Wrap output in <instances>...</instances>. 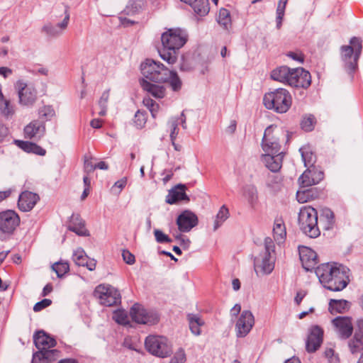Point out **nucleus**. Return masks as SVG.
I'll return each mask as SVG.
<instances>
[{
  "mask_svg": "<svg viewBox=\"0 0 363 363\" xmlns=\"http://www.w3.org/2000/svg\"><path fill=\"white\" fill-rule=\"evenodd\" d=\"M316 123L315 118L312 114L306 115L301 121V128L306 132H311L314 129Z\"/></svg>",
  "mask_w": 363,
  "mask_h": 363,
  "instance_id": "37998d69",
  "label": "nucleus"
},
{
  "mask_svg": "<svg viewBox=\"0 0 363 363\" xmlns=\"http://www.w3.org/2000/svg\"><path fill=\"white\" fill-rule=\"evenodd\" d=\"M188 35L179 28H169L161 36L162 48L159 50L160 57L168 62L174 64L177 60V52L186 43Z\"/></svg>",
  "mask_w": 363,
  "mask_h": 363,
  "instance_id": "f03ea898",
  "label": "nucleus"
},
{
  "mask_svg": "<svg viewBox=\"0 0 363 363\" xmlns=\"http://www.w3.org/2000/svg\"><path fill=\"white\" fill-rule=\"evenodd\" d=\"M254 324L255 318L252 312L247 310L243 311L235 325L237 336L238 337H245L250 333Z\"/></svg>",
  "mask_w": 363,
  "mask_h": 363,
  "instance_id": "2eb2a0df",
  "label": "nucleus"
},
{
  "mask_svg": "<svg viewBox=\"0 0 363 363\" xmlns=\"http://www.w3.org/2000/svg\"><path fill=\"white\" fill-rule=\"evenodd\" d=\"M299 151L301 155L304 165L307 167H315L314 164L316 161V156L308 148H300Z\"/></svg>",
  "mask_w": 363,
  "mask_h": 363,
  "instance_id": "ea45409f",
  "label": "nucleus"
},
{
  "mask_svg": "<svg viewBox=\"0 0 363 363\" xmlns=\"http://www.w3.org/2000/svg\"><path fill=\"white\" fill-rule=\"evenodd\" d=\"M115 322L123 325H129L130 320L127 314L119 310H115Z\"/></svg>",
  "mask_w": 363,
  "mask_h": 363,
  "instance_id": "864d4df0",
  "label": "nucleus"
},
{
  "mask_svg": "<svg viewBox=\"0 0 363 363\" xmlns=\"http://www.w3.org/2000/svg\"><path fill=\"white\" fill-rule=\"evenodd\" d=\"M130 315L132 320L138 324L152 325L160 320V315L155 311L147 309L138 303L131 307Z\"/></svg>",
  "mask_w": 363,
  "mask_h": 363,
  "instance_id": "1a4fd4ad",
  "label": "nucleus"
},
{
  "mask_svg": "<svg viewBox=\"0 0 363 363\" xmlns=\"http://www.w3.org/2000/svg\"><path fill=\"white\" fill-rule=\"evenodd\" d=\"M154 235L158 243H170L172 242V240L167 235L159 229L154 230Z\"/></svg>",
  "mask_w": 363,
  "mask_h": 363,
  "instance_id": "5fc2aeb1",
  "label": "nucleus"
},
{
  "mask_svg": "<svg viewBox=\"0 0 363 363\" xmlns=\"http://www.w3.org/2000/svg\"><path fill=\"white\" fill-rule=\"evenodd\" d=\"M109 91H104L99 101V106L100 108V111H99V115L103 116H105L106 113V107H107V102L109 97Z\"/></svg>",
  "mask_w": 363,
  "mask_h": 363,
  "instance_id": "8fccbe9b",
  "label": "nucleus"
},
{
  "mask_svg": "<svg viewBox=\"0 0 363 363\" xmlns=\"http://www.w3.org/2000/svg\"><path fill=\"white\" fill-rule=\"evenodd\" d=\"M270 256H267V254H264V256L262 259V264L261 268L264 273L269 274L274 269V264L270 262Z\"/></svg>",
  "mask_w": 363,
  "mask_h": 363,
  "instance_id": "603ef678",
  "label": "nucleus"
},
{
  "mask_svg": "<svg viewBox=\"0 0 363 363\" xmlns=\"http://www.w3.org/2000/svg\"><path fill=\"white\" fill-rule=\"evenodd\" d=\"M324 178V173L316 167H308L300 176L298 182L301 187H309L318 184Z\"/></svg>",
  "mask_w": 363,
  "mask_h": 363,
  "instance_id": "dca6fc26",
  "label": "nucleus"
},
{
  "mask_svg": "<svg viewBox=\"0 0 363 363\" xmlns=\"http://www.w3.org/2000/svg\"><path fill=\"white\" fill-rule=\"evenodd\" d=\"M199 223L197 216L190 210L183 211L177 218L176 224L181 233H188Z\"/></svg>",
  "mask_w": 363,
  "mask_h": 363,
  "instance_id": "ddd939ff",
  "label": "nucleus"
},
{
  "mask_svg": "<svg viewBox=\"0 0 363 363\" xmlns=\"http://www.w3.org/2000/svg\"><path fill=\"white\" fill-rule=\"evenodd\" d=\"M52 304V301L48 298L43 299L42 301L36 303L33 306V311L35 312H39L43 309L50 306Z\"/></svg>",
  "mask_w": 363,
  "mask_h": 363,
  "instance_id": "13d9d810",
  "label": "nucleus"
},
{
  "mask_svg": "<svg viewBox=\"0 0 363 363\" xmlns=\"http://www.w3.org/2000/svg\"><path fill=\"white\" fill-rule=\"evenodd\" d=\"M68 229L79 235L86 236L89 235L88 230L85 228L84 222L79 215L73 214L71 216Z\"/></svg>",
  "mask_w": 363,
  "mask_h": 363,
  "instance_id": "7c9ffc66",
  "label": "nucleus"
},
{
  "mask_svg": "<svg viewBox=\"0 0 363 363\" xmlns=\"http://www.w3.org/2000/svg\"><path fill=\"white\" fill-rule=\"evenodd\" d=\"M140 84L149 96H152L154 98L162 99L166 94V86L164 85L149 82L145 79L140 80Z\"/></svg>",
  "mask_w": 363,
  "mask_h": 363,
  "instance_id": "5701e85b",
  "label": "nucleus"
},
{
  "mask_svg": "<svg viewBox=\"0 0 363 363\" xmlns=\"http://www.w3.org/2000/svg\"><path fill=\"white\" fill-rule=\"evenodd\" d=\"M177 122L173 121L171 123V133H170V139L171 140H175L177 135H178V128H177Z\"/></svg>",
  "mask_w": 363,
  "mask_h": 363,
  "instance_id": "774afa93",
  "label": "nucleus"
},
{
  "mask_svg": "<svg viewBox=\"0 0 363 363\" xmlns=\"http://www.w3.org/2000/svg\"><path fill=\"white\" fill-rule=\"evenodd\" d=\"M15 143L27 153H33L40 156H44L46 154V150L36 143L18 140H16Z\"/></svg>",
  "mask_w": 363,
  "mask_h": 363,
  "instance_id": "c85d7f7f",
  "label": "nucleus"
},
{
  "mask_svg": "<svg viewBox=\"0 0 363 363\" xmlns=\"http://www.w3.org/2000/svg\"><path fill=\"white\" fill-rule=\"evenodd\" d=\"M274 240L279 242H283L286 235V227L281 218H276L273 228Z\"/></svg>",
  "mask_w": 363,
  "mask_h": 363,
  "instance_id": "f704fd0d",
  "label": "nucleus"
},
{
  "mask_svg": "<svg viewBox=\"0 0 363 363\" xmlns=\"http://www.w3.org/2000/svg\"><path fill=\"white\" fill-rule=\"evenodd\" d=\"M243 196L247 200L252 208L255 207L257 201V190L255 185L247 184L243 187Z\"/></svg>",
  "mask_w": 363,
  "mask_h": 363,
  "instance_id": "4c0bfd02",
  "label": "nucleus"
},
{
  "mask_svg": "<svg viewBox=\"0 0 363 363\" xmlns=\"http://www.w3.org/2000/svg\"><path fill=\"white\" fill-rule=\"evenodd\" d=\"M20 223L19 216L12 210L0 213V231L3 233L11 234Z\"/></svg>",
  "mask_w": 363,
  "mask_h": 363,
  "instance_id": "9b49d317",
  "label": "nucleus"
},
{
  "mask_svg": "<svg viewBox=\"0 0 363 363\" xmlns=\"http://www.w3.org/2000/svg\"><path fill=\"white\" fill-rule=\"evenodd\" d=\"M318 212L311 206L300 209L298 223L300 230L309 238H316L320 235L318 225Z\"/></svg>",
  "mask_w": 363,
  "mask_h": 363,
  "instance_id": "39448f33",
  "label": "nucleus"
},
{
  "mask_svg": "<svg viewBox=\"0 0 363 363\" xmlns=\"http://www.w3.org/2000/svg\"><path fill=\"white\" fill-rule=\"evenodd\" d=\"M169 83V86L174 91H179L182 89V82L177 72L169 69V77L165 83Z\"/></svg>",
  "mask_w": 363,
  "mask_h": 363,
  "instance_id": "a19ab883",
  "label": "nucleus"
},
{
  "mask_svg": "<svg viewBox=\"0 0 363 363\" xmlns=\"http://www.w3.org/2000/svg\"><path fill=\"white\" fill-rule=\"evenodd\" d=\"M123 14L121 13V16H118L119 25L118 26H123L124 28L130 27L136 23L135 21L130 20L126 17L123 16Z\"/></svg>",
  "mask_w": 363,
  "mask_h": 363,
  "instance_id": "052dcab7",
  "label": "nucleus"
},
{
  "mask_svg": "<svg viewBox=\"0 0 363 363\" xmlns=\"http://www.w3.org/2000/svg\"><path fill=\"white\" fill-rule=\"evenodd\" d=\"M39 118L38 120L45 121H50L55 116V111L51 106H44L38 111Z\"/></svg>",
  "mask_w": 363,
  "mask_h": 363,
  "instance_id": "c03bdc74",
  "label": "nucleus"
},
{
  "mask_svg": "<svg viewBox=\"0 0 363 363\" xmlns=\"http://www.w3.org/2000/svg\"><path fill=\"white\" fill-rule=\"evenodd\" d=\"M187 320L189 321V329L195 335H199L201 333V326L204 325V321L198 314L188 313Z\"/></svg>",
  "mask_w": 363,
  "mask_h": 363,
  "instance_id": "c9c22d12",
  "label": "nucleus"
},
{
  "mask_svg": "<svg viewBox=\"0 0 363 363\" xmlns=\"http://www.w3.org/2000/svg\"><path fill=\"white\" fill-rule=\"evenodd\" d=\"M333 325L337 328L339 337L342 340L349 338L353 333L352 318L347 316H338L333 320Z\"/></svg>",
  "mask_w": 363,
  "mask_h": 363,
  "instance_id": "412c9836",
  "label": "nucleus"
},
{
  "mask_svg": "<svg viewBox=\"0 0 363 363\" xmlns=\"http://www.w3.org/2000/svg\"><path fill=\"white\" fill-rule=\"evenodd\" d=\"M286 55L287 57L293 59L295 61L299 62L301 63L304 62V55L301 52H288Z\"/></svg>",
  "mask_w": 363,
  "mask_h": 363,
  "instance_id": "680f3d73",
  "label": "nucleus"
},
{
  "mask_svg": "<svg viewBox=\"0 0 363 363\" xmlns=\"http://www.w3.org/2000/svg\"><path fill=\"white\" fill-rule=\"evenodd\" d=\"M64 13L65 17L61 23H58L55 26L50 23L46 24L42 28L43 32L50 37L56 38L60 36L67 28L69 23V13L67 6L65 7Z\"/></svg>",
  "mask_w": 363,
  "mask_h": 363,
  "instance_id": "aec40b11",
  "label": "nucleus"
},
{
  "mask_svg": "<svg viewBox=\"0 0 363 363\" xmlns=\"http://www.w3.org/2000/svg\"><path fill=\"white\" fill-rule=\"evenodd\" d=\"M186 354L182 348H180L171 359L169 363H184L186 362Z\"/></svg>",
  "mask_w": 363,
  "mask_h": 363,
  "instance_id": "4d7b16f0",
  "label": "nucleus"
},
{
  "mask_svg": "<svg viewBox=\"0 0 363 363\" xmlns=\"http://www.w3.org/2000/svg\"><path fill=\"white\" fill-rule=\"evenodd\" d=\"M9 140V129L0 122V143Z\"/></svg>",
  "mask_w": 363,
  "mask_h": 363,
  "instance_id": "e2e57ef3",
  "label": "nucleus"
},
{
  "mask_svg": "<svg viewBox=\"0 0 363 363\" xmlns=\"http://www.w3.org/2000/svg\"><path fill=\"white\" fill-rule=\"evenodd\" d=\"M264 247H265V254H267V256H270L271 252L274 251V245L272 240L270 238H266L264 240Z\"/></svg>",
  "mask_w": 363,
  "mask_h": 363,
  "instance_id": "0e129e2a",
  "label": "nucleus"
},
{
  "mask_svg": "<svg viewBox=\"0 0 363 363\" xmlns=\"http://www.w3.org/2000/svg\"><path fill=\"white\" fill-rule=\"evenodd\" d=\"M280 135H285V131L277 128V125L268 126L262 140V148L265 152L275 154L281 150Z\"/></svg>",
  "mask_w": 363,
  "mask_h": 363,
  "instance_id": "6e6552de",
  "label": "nucleus"
},
{
  "mask_svg": "<svg viewBox=\"0 0 363 363\" xmlns=\"http://www.w3.org/2000/svg\"><path fill=\"white\" fill-rule=\"evenodd\" d=\"M145 6V0H130L122 11L126 16H133L141 12Z\"/></svg>",
  "mask_w": 363,
  "mask_h": 363,
  "instance_id": "72a5a7b5",
  "label": "nucleus"
},
{
  "mask_svg": "<svg viewBox=\"0 0 363 363\" xmlns=\"http://www.w3.org/2000/svg\"><path fill=\"white\" fill-rule=\"evenodd\" d=\"M262 160L265 163V166L272 172H277L282 166L284 158V152L279 151L275 154L266 152L262 155Z\"/></svg>",
  "mask_w": 363,
  "mask_h": 363,
  "instance_id": "393cba45",
  "label": "nucleus"
},
{
  "mask_svg": "<svg viewBox=\"0 0 363 363\" xmlns=\"http://www.w3.org/2000/svg\"><path fill=\"white\" fill-rule=\"evenodd\" d=\"M189 6L200 16L207 15L210 11L208 0H194Z\"/></svg>",
  "mask_w": 363,
  "mask_h": 363,
  "instance_id": "e433bc0d",
  "label": "nucleus"
},
{
  "mask_svg": "<svg viewBox=\"0 0 363 363\" xmlns=\"http://www.w3.org/2000/svg\"><path fill=\"white\" fill-rule=\"evenodd\" d=\"M129 177L124 176L115 182V195H120L122 191L128 185ZM130 185V183L129 184Z\"/></svg>",
  "mask_w": 363,
  "mask_h": 363,
  "instance_id": "3c124183",
  "label": "nucleus"
},
{
  "mask_svg": "<svg viewBox=\"0 0 363 363\" xmlns=\"http://www.w3.org/2000/svg\"><path fill=\"white\" fill-rule=\"evenodd\" d=\"M356 337L357 339H362L363 336V319L357 321V328L355 330Z\"/></svg>",
  "mask_w": 363,
  "mask_h": 363,
  "instance_id": "338daca9",
  "label": "nucleus"
},
{
  "mask_svg": "<svg viewBox=\"0 0 363 363\" xmlns=\"http://www.w3.org/2000/svg\"><path fill=\"white\" fill-rule=\"evenodd\" d=\"M285 9L286 6L284 5H277V18H276V23H277V29H280L282 25V20L284 16L285 13Z\"/></svg>",
  "mask_w": 363,
  "mask_h": 363,
  "instance_id": "6e6d98bb",
  "label": "nucleus"
},
{
  "mask_svg": "<svg viewBox=\"0 0 363 363\" xmlns=\"http://www.w3.org/2000/svg\"><path fill=\"white\" fill-rule=\"evenodd\" d=\"M175 239L179 241V244L184 250H186L189 247L190 240L189 239L186 238L185 239L184 236L179 233L174 236Z\"/></svg>",
  "mask_w": 363,
  "mask_h": 363,
  "instance_id": "69168bd1",
  "label": "nucleus"
},
{
  "mask_svg": "<svg viewBox=\"0 0 363 363\" xmlns=\"http://www.w3.org/2000/svg\"><path fill=\"white\" fill-rule=\"evenodd\" d=\"M72 259L77 265L86 267L90 271H93L96 268V260L88 257L84 250L81 247H79L74 252Z\"/></svg>",
  "mask_w": 363,
  "mask_h": 363,
  "instance_id": "bb28decb",
  "label": "nucleus"
},
{
  "mask_svg": "<svg viewBox=\"0 0 363 363\" xmlns=\"http://www.w3.org/2000/svg\"><path fill=\"white\" fill-rule=\"evenodd\" d=\"M40 200L38 194L29 191H23L18 196V206L23 212L31 211Z\"/></svg>",
  "mask_w": 363,
  "mask_h": 363,
  "instance_id": "4be33fe9",
  "label": "nucleus"
},
{
  "mask_svg": "<svg viewBox=\"0 0 363 363\" xmlns=\"http://www.w3.org/2000/svg\"><path fill=\"white\" fill-rule=\"evenodd\" d=\"M311 84V76L308 71L303 67L292 69L289 85L296 88L307 89Z\"/></svg>",
  "mask_w": 363,
  "mask_h": 363,
  "instance_id": "f8f14e48",
  "label": "nucleus"
},
{
  "mask_svg": "<svg viewBox=\"0 0 363 363\" xmlns=\"http://www.w3.org/2000/svg\"><path fill=\"white\" fill-rule=\"evenodd\" d=\"M321 194V189L317 187H311L303 191H298L296 199L299 203H303L318 198Z\"/></svg>",
  "mask_w": 363,
  "mask_h": 363,
  "instance_id": "cd10ccee",
  "label": "nucleus"
},
{
  "mask_svg": "<svg viewBox=\"0 0 363 363\" xmlns=\"http://www.w3.org/2000/svg\"><path fill=\"white\" fill-rule=\"evenodd\" d=\"M292 98L289 91L283 88L275 89L264 95L263 104L266 108L278 113H285L290 108Z\"/></svg>",
  "mask_w": 363,
  "mask_h": 363,
  "instance_id": "7ed1b4c3",
  "label": "nucleus"
},
{
  "mask_svg": "<svg viewBox=\"0 0 363 363\" xmlns=\"http://www.w3.org/2000/svg\"><path fill=\"white\" fill-rule=\"evenodd\" d=\"M299 258L303 268L307 271H312L315 269L318 261V255L311 248L306 246L298 247Z\"/></svg>",
  "mask_w": 363,
  "mask_h": 363,
  "instance_id": "f3484780",
  "label": "nucleus"
},
{
  "mask_svg": "<svg viewBox=\"0 0 363 363\" xmlns=\"http://www.w3.org/2000/svg\"><path fill=\"white\" fill-rule=\"evenodd\" d=\"M292 69L287 66H280L273 69L271 72V78L280 82H286L289 84Z\"/></svg>",
  "mask_w": 363,
  "mask_h": 363,
  "instance_id": "2f4dec72",
  "label": "nucleus"
},
{
  "mask_svg": "<svg viewBox=\"0 0 363 363\" xmlns=\"http://www.w3.org/2000/svg\"><path fill=\"white\" fill-rule=\"evenodd\" d=\"M122 257L123 261L128 264H133L135 262V258L133 254H132L128 250H123L122 252Z\"/></svg>",
  "mask_w": 363,
  "mask_h": 363,
  "instance_id": "bf43d9fd",
  "label": "nucleus"
},
{
  "mask_svg": "<svg viewBox=\"0 0 363 363\" xmlns=\"http://www.w3.org/2000/svg\"><path fill=\"white\" fill-rule=\"evenodd\" d=\"M140 70L143 79L155 83H165L169 77V69L160 62L152 59L148 58L142 62Z\"/></svg>",
  "mask_w": 363,
  "mask_h": 363,
  "instance_id": "423d86ee",
  "label": "nucleus"
},
{
  "mask_svg": "<svg viewBox=\"0 0 363 363\" xmlns=\"http://www.w3.org/2000/svg\"><path fill=\"white\" fill-rule=\"evenodd\" d=\"M320 284L332 291H340L349 284L350 269L337 262L321 264L315 269Z\"/></svg>",
  "mask_w": 363,
  "mask_h": 363,
  "instance_id": "f257e3e1",
  "label": "nucleus"
},
{
  "mask_svg": "<svg viewBox=\"0 0 363 363\" xmlns=\"http://www.w3.org/2000/svg\"><path fill=\"white\" fill-rule=\"evenodd\" d=\"M33 342L39 350L54 347L57 344L56 340L44 330H38L34 333Z\"/></svg>",
  "mask_w": 363,
  "mask_h": 363,
  "instance_id": "a878e982",
  "label": "nucleus"
},
{
  "mask_svg": "<svg viewBox=\"0 0 363 363\" xmlns=\"http://www.w3.org/2000/svg\"><path fill=\"white\" fill-rule=\"evenodd\" d=\"M18 91L19 103L21 105L30 106L34 104L37 99V90L33 84H28L23 79H19L15 84Z\"/></svg>",
  "mask_w": 363,
  "mask_h": 363,
  "instance_id": "9d476101",
  "label": "nucleus"
},
{
  "mask_svg": "<svg viewBox=\"0 0 363 363\" xmlns=\"http://www.w3.org/2000/svg\"><path fill=\"white\" fill-rule=\"evenodd\" d=\"M147 114L146 111L138 110L135 113L134 116L133 123L137 127V128L141 129L145 126L147 122Z\"/></svg>",
  "mask_w": 363,
  "mask_h": 363,
  "instance_id": "49530a36",
  "label": "nucleus"
},
{
  "mask_svg": "<svg viewBox=\"0 0 363 363\" xmlns=\"http://www.w3.org/2000/svg\"><path fill=\"white\" fill-rule=\"evenodd\" d=\"M24 133L26 138H41L45 133V125L44 121L40 120L31 121L25 127Z\"/></svg>",
  "mask_w": 363,
  "mask_h": 363,
  "instance_id": "b1692460",
  "label": "nucleus"
},
{
  "mask_svg": "<svg viewBox=\"0 0 363 363\" xmlns=\"http://www.w3.org/2000/svg\"><path fill=\"white\" fill-rule=\"evenodd\" d=\"M145 347L149 353L160 358L169 357L172 353V346L164 336H147L145 340Z\"/></svg>",
  "mask_w": 363,
  "mask_h": 363,
  "instance_id": "0eeeda50",
  "label": "nucleus"
},
{
  "mask_svg": "<svg viewBox=\"0 0 363 363\" xmlns=\"http://www.w3.org/2000/svg\"><path fill=\"white\" fill-rule=\"evenodd\" d=\"M217 21L224 28L228 29V26L231 23L230 11L225 8H221L219 11Z\"/></svg>",
  "mask_w": 363,
  "mask_h": 363,
  "instance_id": "a18cd8bd",
  "label": "nucleus"
},
{
  "mask_svg": "<svg viewBox=\"0 0 363 363\" xmlns=\"http://www.w3.org/2000/svg\"><path fill=\"white\" fill-rule=\"evenodd\" d=\"M348 45L340 48L341 59L344 62L346 72L352 75L357 69V63L362 50V40L359 38L352 37Z\"/></svg>",
  "mask_w": 363,
  "mask_h": 363,
  "instance_id": "20e7f679",
  "label": "nucleus"
},
{
  "mask_svg": "<svg viewBox=\"0 0 363 363\" xmlns=\"http://www.w3.org/2000/svg\"><path fill=\"white\" fill-rule=\"evenodd\" d=\"M323 340V330L319 325H313L306 341V350L308 353L316 352Z\"/></svg>",
  "mask_w": 363,
  "mask_h": 363,
  "instance_id": "4468645a",
  "label": "nucleus"
},
{
  "mask_svg": "<svg viewBox=\"0 0 363 363\" xmlns=\"http://www.w3.org/2000/svg\"><path fill=\"white\" fill-rule=\"evenodd\" d=\"M320 222L324 219L325 221V228L326 230H330L333 228L335 223V215L334 213L328 208H325L322 209L320 216Z\"/></svg>",
  "mask_w": 363,
  "mask_h": 363,
  "instance_id": "58836bf2",
  "label": "nucleus"
},
{
  "mask_svg": "<svg viewBox=\"0 0 363 363\" xmlns=\"http://www.w3.org/2000/svg\"><path fill=\"white\" fill-rule=\"evenodd\" d=\"M50 349V348L43 349L34 353L33 362H35L38 359L40 363H50L55 360L56 355L59 353V351Z\"/></svg>",
  "mask_w": 363,
  "mask_h": 363,
  "instance_id": "c756f323",
  "label": "nucleus"
},
{
  "mask_svg": "<svg viewBox=\"0 0 363 363\" xmlns=\"http://www.w3.org/2000/svg\"><path fill=\"white\" fill-rule=\"evenodd\" d=\"M187 189L186 185L184 184H178L172 187L168 191L166 196L165 202L168 204H176L181 201L189 202V196L186 194Z\"/></svg>",
  "mask_w": 363,
  "mask_h": 363,
  "instance_id": "6ab92c4d",
  "label": "nucleus"
},
{
  "mask_svg": "<svg viewBox=\"0 0 363 363\" xmlns=\"http://www.w3.org/2000/svg\"><path fill=\"white\" fill-rule=\"evenodd\" d=\"M350 303L344 299H330L328 304V311L331 314L335 313H343L350 308Z\"/></svg>",
  "mask_w": 363,
  "mask_h": 363,
  "instance_id": "473e14b6",
  "label": "nucleus"
},
{
  "mask_svg": "<svg viewBox=\"0 0 363 363\" xmlns=\"http://www.w3.org/2000/svg\"><path fill=\"white\" fill-rule=\"evenodd\" d=\"M94 296L101 305L109 307L113 306V288L111 285L99 284L95 288Z\"/></svg>",
  "mask_w": 363,
  "mask_h": 363,
  "instance_id": "a211bd4d",
  "label": "nucleus"
},
{
  "mask_svg": "<svg viewBox=\"0 0 363 363\" xmlns=\"http://www.w3.org/2000/svg\"><path fill=\"white\" fill-rule=\"evenodd\" d=\"M52 268L57 274V277H62L69 270V266L67 262H55Z\"/></svg>",
  "mask_w": 363,
  "mask_h": 363,
  "instance_id": "de8ad7c7",
  "label": "nucleus"
},
{
  "mask_svg": "<svg viewBox=\"0 0 363 363\" xmlns=\"http://www.w3.org/2000/svg\"><path fill=\"white\" fill-rule=\"evenodd\" d=\"M349 347L352 354L357 352L359 350L363 349V336L362 339H357L356 337V333H354V337L349 342Z\"/></svg>",
  "mask_w": 363,
  "mask_h": 363,
  "instance_id": "09e8293b",
  "label": "nucleus"
},
{
  "mask_svg": "<svg viewBox=\"0 0 363 363\" xmlns=\"http://www.w3.org/2000/svg\"><path fill=\"white\" fill-rule=\"evenodd\" d=\"M228 217V208L223 205L220 207L216 215V220L214 221L213 230L216 231Z\"/></svg>",
  "mask_w": 363,
  "mask_h": 363,
  "instance_id": "79ce46f5",
  "label": "nucleus"
}]
</instances>
